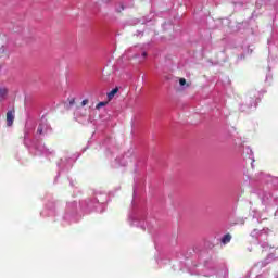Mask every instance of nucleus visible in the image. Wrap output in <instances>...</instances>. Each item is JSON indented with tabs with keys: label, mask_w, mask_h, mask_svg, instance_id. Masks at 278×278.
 <instances>
[{
	"label": "nucleus",
	"mask_w": 278,
	"mask_h": 278,
	"mask_svg": "<svg viewBox=\"0 0 278 278\" xmlns=\"http://www.w3.org/2000/svg\"><path fill=\"white\" fill-rule=\"evenodd\" d=\"M14 110L8 111L7 112V125L8 127H12L14 125Z\"/></svg>",
	"instance_id": "1"
},
{
	"label": "nucleus",
	"mask_w": 278,
	"mask_h": 278,
	"mask_svg": "<svg viewBox=\"0 0 278 278\" xmlns=\"http://www.w3.org/2000/svg\"><path fill=\"white\" fill-rule=\"evenodd\" d=\"M118 93V88H114L112 89L109 93H108V99L109 101H112L114 99V96H116Z\"/></svg>",
	"instance_id": "2"
},
{
	"label": "nucleus",
	"mask_w": 278,
	"mask_h": 278,
	"mask_svg": "<svg viewBox=\"0 0 278 278\" xmlns=\"http://www.w3.org/2000/svg\"><path fill=\"white\" fill-rule=\"evenodd\" d=\"M229 242H231V236L229 233L225 235L223 238H222V243L223 244H229Z\"/></svg>",
	"instance_id": "3"
},
{
	"label": "nucleus",
	"mask_w": 278,
	"mask_h": 278,
	"mask_svg": "<svg viewBox=\"0 0 278 278\" xmlns=\"http://www.w3.org/2000/svg\"><path fill=\"white\" fill-rule=\"evenodd\" d=\"M5 94H8V90L7 89H0V101H1V99H5Z\"/></svg>",
	"instance_id": "4"
},
{
	"label": "nucleus",
	"mask_w": 278,
	"mask_h": 278,
	"mask_svg": "<svg viewBox=\"0 0 278 278\" xmlns=\"http://www.w3.org/2000/svg\"><path fill=\"white\" fill-rule=\"evenodd\" d=\"M105 105H108V102H99V103L96 105V110H101V108H105Z\"/></svg>",
	"instance_id": "5"
},
{
	"label": "nucleus",
	"mask_w": 278,
	"mask_h": 278,
	"mask_svg": "<svg viewBox=\"0 0 278 278\" xmlns=\"http://www.w3.org/2000/svg\"><path fill=\"white\" fill-rule=\"evenodd\" d=\"M179 85L180 86H187V88L190 86V84H187L186 78H180L179 79Z\"/></svg>",
	"instance_id": "6"
},
{
	"label": "nucleus",
	"mask_w": 278,
	"mask_h": 278,
	"mask_svg": "<svg viewBox=\"0 0 278 278\" xmlns=\"http://www.w3.org/2000/svg\"><path fill=\"white\" fill-rule=\"evenodd\" d=\"M42 129H43V126H42V125H39V126H38V129H37V132H39L40 135H42Z\"/></svg>",
	"instance_id": "7"
},
{
	"label": "nucleus",
	"mask_w": 278,
	"mask_h": 278,
	"mask_svg": "<svg viewBox=\"0 0 278 278\" xmlns=\"http://www.w3.org/2000/svg\"><path fill=\"white\" fill-rule=\"evenodd\" d=\"M70 105H75V99H74V98H72V99L70 100Z\"/></svg>",
	"instance_id": "8"
},
{
	"label": "nucleus",
	"mask_w": 278,
	"mask_h": 278,
	"mask_svg": "<svg viewBox=\"0 0 278 278\" xmlns=\"http://www.w3.org/2000/svg\"><path fill=\"white\" fill-rule=\"evenodd\" d=\"M81 105H88V100H83Z\"/></svg>",
	"instance_id": "9"
},
{
	"label": "nucleus",
	"mask_w": 278,
	"mask_h": 278,
	"mask_svg": "<svg viewBox=\"0 0 278 278\" xmlns=\"http://www.w3.org/2000/svg\"><path fill=\"white\" fill-rule=\"evenodd\" d=\"M142 58H147V52H143V53H142Z\"/></svg>",
	"instance_id": "10"
}]
</instances>
